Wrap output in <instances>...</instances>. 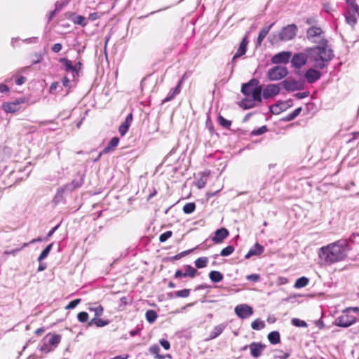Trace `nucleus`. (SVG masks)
Returning a JSON list of instances; mask_svg holds the SVG:
<instances>
[{"label":"nucleus","mask_w":359,"mask_h":359,"mask_svg":"<svg viewBox=\"0 0 359 359\" xmlns=\"http://www.w3.org/2000/svg\"><path fill=\"white\" fill-rule=\"evenodd\" d=\"M133 114L132 113H130L126 118L125 119V121L122 123L125 126L128 127V128H130V125H131V123L133 121Z\"/></svg>","instance_id":"603ef678"},{"label":"nucleus","mask_w":359,"mask_h":359,"mask_svg":"<svg viewBox=\"0 0 359 359\" xmlns=\"http://www.w3.org/2000/svg\"><path fill=\"white\" fill-rule=\"evenodd\" d=\"M61 336L55 333H48L43 338V341L48 340V343L53 348V351L58 346L61 341Z\"/></svg>","instance_id":"4468645a"},{"label":"nucleus","mask_w":359,"mask_h":359,"mask_svg":"<svg viewBox=\"0 0 359 359\" xmlns=\"http://www.w3.org/2000/svg\"><path fill=\"white\" fill-rule=\"evenodd\" d=\"M264 250V247L262 245L257 243L252 248L250 249L248 252L245 255V258L249 259L252 256L260 255L261 254L263 253Z\"/></svg>","instance_id":"6ab92c4d"},{"label":"nucleus","mask_w":359,"mask_h":359,"mask_svg":"<svg viewBox=\"0 0 359 359\" xmlns=\"http://www.w3.org/2000/svg\"><path fill=\"white\" fill-rule=\"evenodd\" d=\"M292 324L296 327H306L307 324L305 321L302 320L298 318H292Z\"/></svg>","instance_id":"8fccbe9b"},{"label":"nucleus","mask_w":359,"mask_h":359,"mask_svg":"<svg viewBox=\"0 0 359 359\" xmlns=\"http://www.w3.org/2000/svg\"><path fill=\"white\" fill-rule=\"evenodd\" d=\"M109 320L99 318H94L88 323V325L91 326L93 325H95L97 327H104V326L109 325Z\"/></svg>","instance_id":"b1692460"},{"label":"nucleus","mask_w":359,"mask_h":359,"mask_svg":"<svg viewBox=\"0 0 359 359\" xmlns=\"http://www.w3.org/2000/svg\"><path fill=\"white\" fill-rule=\"evenodd\" d=\"M262 90V87L258 83L257 86H255V90H253L252 93L250 95L252 97V102H254V101L261 102L262 101V97H261Z\"/></svg>","instance_id":"cd10ccee"},{"label":"nucleus","mask_w":359,"mask_h":359,"mask_svg":"<svg viewBox=\"0 0 359 359\" xmlns=\"http://www.w3.org/2000/svg\"><path fill=\"white\" fill-rule=\"evenodd\" d=\"M160 344L163 347V348L165 350H168L170 348V343L166 339H161Z\"/></svg>","instance_id":"bf43d9fd"},{"label":"nucleus","mask_w":359,"mask_h":359,"mask_svg":"<svg viewBox=\"0 0 359 359\" xmlns=\"http://www.w3.org/2000/svg\"><path fill=\"white\" fill-rule=\"evenodd\" d=\"M10 89L6 85V84H4V83H1L0 84V92L4 93H8L9 92Z\"/></svg>","instance_id":"338daca9"},{"label":"nucleus","mask_w":359,"mask_h":359,"mask_svg":"<svg viewBox=\"0 0 359 359\" xmlns=\"http://www.w3.org/2000/svg\"><path fill=\"white\" fill-rule=\"evenodd\" d=\"M246 279L249 281L256 283L260 280V276L259 274H250L246 276Z\"/></svg>","instance_id":"864d4df0"},{"label":"nucleus","mask_w":359,"mask_h":359,"mask_svg":"<svg viewBox=\"0 0 359 359\" xmlns=\"http://www.w3.org/2000/svg\"><path fill=\"white\" fill-rule=\"evenodd\" d=\"M208 262V259L206 257H199L195 260V265L198 269L205 268Z\"/></svg>","instance_id":"2f4dec72"},{"label":"nucleus","mask_w":359,"mask_h":359,"mask_svg":"<svg viewBox=\"0 0 359 359\" xmlns=\"http://www.w3.org/2000/svg\"><path fill=\"white\" fill-rule=\"evenodd\" d=\"M223 332V327L221 325L215 327L212 332L210 333L209 339H212L218 337Z\"/></svg>","instance_id":"e433bc0d"},{"label":"nucleus","mask_w":359,"mask_h":359,"mask_svg":"<svg viewBox=\"0 0 359 359\" xmlns=\"http://www.w3.org/2000/svg\"><path fill=\"white\" fill-rule=\"evenodd\" d=\"M292 53L290 51H282L274 55L271 58L273 64H287L289 62Z\"/></svg>","instance_id":"1a4fd4ad"},{"label":"nucleus","mask_w":359,"mask_h":359,"mask_svg":"<svg viewBox=\"0 0 359 359\" xmlns=\"http://www.w3.org/2000/svg\"><path fill=\"white\" fill-rule=\"evenodd\" d=\"M119 143V138L117 137H114L111 139L107 146L104 147L103 149V153L108 154L111 151L115 150L116 147L118 146Z\"/></svg>","instance_id":"4be33fe9"},{"label":"nucleus","mask_w":359,"mask_h":359,"mask_svg":"<svg viewBox=\"0 0 359 359\" xmlns=\"http://www.w3.org/2000/svg\"><path fill=\"white\" fill-rule=\"evenodd\" d=\"M199 175H200V177L196 180L195 184L198 189H202L207 184V182H208V180L209 175H210V172L205 171V172L199 173Z\"/></svg>","instance_id":"aec40b11"},{"label":"nucleus","mask_w":359,"mask_h":359,"mask_svg":"<svg viewBox=\"0 0 359 359\" xmlns=\"http://www.w3.org/2000/svg\"><path fill=\"white\" fill-rule=\"evenodd\" d=\"M307 38L311 39L316 36H320L323 34L321 28L318 27H311L307 30Z\"/></svg>","instance_id":"5701e85b"},{"label":"nucleus","mask_w":359,"mask_h":359,"mask_svg":"<svg viewBox=\"0 0 359 359\" xmlns=\"http://www.w3.org/2000/svg\"><path fill=\"white\" fill-rule=\"evenodd\" d=\"M309 57L316 69H323L334 57L333 52L327 47V41L323 39L319 45L308 50Z\"/></svg>","instance_id":"f03ea898"},{"label":"nucleus","mask_w":359,"mask_h":359,"mask_svg":"<svg viewBox=\"0 0 359 359\" xmlns=\"http://www.w3.org/2000/svg\"><path fill=\"white\" fill-rule=\"evenodd\" d=\"M40 351L47 354L53 351V348L49 345L48 342L43 341V344L40 347Z\"/></svg>","instance_id":"c03bdc74"},{"label":"nucleus","mask_w":359,"mask_h":359,"mask_svg":"<svg viewBox=\"0 0 359 359\" xmlns=\"http://www.w3.org/2000/svg\"><path fill=\"white\" fill-rule=\"evenodd\" d=\"M265 327V323L260 319H256L251 323V327L255 330H259Z\"/></svg>","instance_id":"72a5a7b5"},{"label":"nucleus","mask_w":359,"mask_h":359,"mask_svg":"<svg viewBox=\"0 0 359 359\" xmlns=\"http://www.w3.org/2000/svg\"><path fill=\"white\" fill-rule=\"evenodd\" d=\"M95 316H101L103 313L104 308L102 306L96 307L95 309Z\"/></svg>","instance_id":"0e129e2a"},{"label":"nucleus","mask_w":359,"mask_h":359,"mask_svg":"<svg viewBox=\"0 0 359 359\" xmlns=\"http://www.w3.org/2000/svg\"><path fill=\"white\" fill-rule=\"evenodd\" d=\"M72 21L74 24L79 25L82 27H86L87 25L85 17L82 15H76L72 19Z\"/></svg>","instance_id":"ea45409f"},{"label":"nucleus","mask_w":359,"mask_h":359,"mask_svg":"<svg viewBox=\"0 0 359 359\" xmlns=\"http://www.w3.org/2000/svg\"><path fill=\"white\" fill-rule=\"evenodd\" d=\"M259 83L257 79H252L249 82L243 84L241 88V92L247 95L250 96L252 93L253 90H255V86Z\"/></svg>","instance_id":"dca6fc26"},{"label":"nucleus","mask_w":359,"mask_h":359,"mask_svg":"<svg viewBox=\"0 0 359 359\" xmlns=\"http://www.w3.org/2000/svg\"><path fill=\"white\" fill-rule=\"evenodd\" d=\"M128 129L129 128L128 127L125 126L123 124H121L118 128V132L121 136H123L127 133Z\"/></svg>","instance_id":"13d9d810"},{"label":"nucleus","mask_w":359,"mask_h":359,"mask_svg":"<svg viewBox=\"0 0 359 359\" xmlns=\"http://www.w3.org/2000/svg\"><path fill=\"white\" fill-rule=\"evenodd\" d=\"M358 16L359 9H348L345 13L346 23L353 27L358 22Z\"/></svg>","instance_id":"9b49d317"},{"label":"nucleus","mask_w":359,"mask_h":359,"mask_svg":"<svg viewBox=\"0 0 359 359\" xmlns=\"http://www.w3.org/2000/svg\"><path fill=\"white\" fill-rule=\"evenodd\" d=\"M297 27L294 24L288 25L283 27L278 36L274 35L271 43H278L279 41H289L294 38L297 34Z\"/></svg>","instance_id":"7ed1b4c3"},{"label":"nucleus","mask_w":359,"mask_h":359,"mask_svg":"<svg viewBox=\"0 0 359 359\" xmlns=\"http://www.w3.org/2000/svg\"><path fill=\"white\" fill-rule=\"evenodd\" d=\"M234 251V247L232 245H228L223 248L220 252V255L223 257L229 256L232 254Z\"/></svg>","instance_id":"79ce46f5"},{"label":"nucleus","mask_w":359,"mask_h":359,"mask_svg":"<svg viewBox=\"0 0 359 359\" xmlns=\"http://www.w3.org/2000/svg\"><path fill=\"white\" fill-rule=\"evenodd\" d=\"M185 274H187V277L194 278L197 274L198 271L196 269L192 267L191 265L185 266Z\"/></svg>","instance_id":"4c0bfd02"},{"label":"nucleus","mask_w":359,"mask_h":359,"mask_svg":"<svg viewBox=\"0 0 359 359\" xmlns=\"http://www.w3.org/2000/svg\"><path fill=\"white\" fill-rule=\"evenodd\" d=\"M248 37L245 36L243 38L242 41L240 43L239 47L237 49L236 53L233 55L232 58V63H234L236 62V60L243 55H244L247 51V48L248 45Z\"/></svg>","instance_id":"f8f14e48"},{"label":"nucleus","mask_w":359,"mask_h":359,"mask_svg":"<svg viewBox=\"0 0 359 359\" xmlns=\"http://www.w3.org/2000/svg\"><path fill=\"white\" fill-rule=\"evenodd\" d=\"M356 322V317L351 315L346 309H344L341 314L335 319L334 324L341 327H348Z\"/></svg>","instance_id":"20e7f679"},{"label":"nucleus","mask_w":359,"mask_h":359,"mask_svg":"<svg viewBox=\"0 0 359 359\" xmlns=\"http://www.w3.org/2000/svg\"><path fill=\"white\" fill-rule=\"evenodd\" d=\"M248 347H249L250 350L251 355L253 358H257L262 355V351L264 350L266 346L264 344H262V343L252 342L249 346H245L244 347H243L241 350H246Z\"/></svg>","instance_id":"6e6552de"},{"label":"nucleus","mask_w":359,"mask_h":359,"mask_svg":"<svg viewBox=\"0 0 359 359\" xmlns=\"http://www.w3.org/2000/svg\"><path fill=\"white\" fill-rule=\"evenodd\" d=\"M81 67H82V63L79 60L78 61L75 65H74V72H76L77 74H79V72L81 71Z\"/></svg>","instance_id":"680f3d73"},{"label":"nucleus","mask_w":359,"mask_h":359,"mask_svg":"<svg viewBox=\"0 0 359 359\" xmlns=\"http://www.w3.org/2000/svg\"><path fill=\"white\" fill-rule=\"evenodd\" d=\"M229 236V231L226 228L217 229L212 240L215 243H221Z\"/></svg>","instance_id":"f3484780"},{"label":"nucleus","mask_w":359,"mask_h":359,"mask_svg":"<svg viewBox=\"0 0 359 359\" xmlns=\"http://www.w3.org/2000/svg\"><path fill=\"white\" fill-rule=\"evenodd\" d=\"M81 302V299H76L70 302L66 306L65 309L69 310L75 308L78 304H79Z\"/></svg>","instance_id":"09e8293b"},{"label":"nucleus","mask_w":359,"mask_h":359,"mask_svg":"<svg viewBox=\"0 0 359 359\" xmlns=\"http://www.w3.org/2000/svg\"><path fill=\"white\" fill-rule=\"evenodd\" d=\"M149 351L156 355V358L159 359H163L164 357L159 354L160 348L157 344H154L149 348Z\"/></svg>","instance_id":"a19ab883"},{"label":"nucleus","mask_w":359,"mask_h":359,"mask_svg":"<svg viewBox=\"0 0 359 359\" xmlns=\"http://www.w3.org/2000/svg\"><path fill=\"white\" fill-rule=\"evenodd\" d=\"M241 105L243 106L245 109H250L253 107L255 104L252 100L248 99H243Z\"/></svg>","instance_id":"3c124183"},{"label":"nucleus","mask_w":359,"mask_h":359,"mask_svg":"<svg viewBox=\"0 0 359 359\" xmlns=\"http://www.w3.org/2000/svg\"><path fill=\"white\" fill-rule=\"evenodd\" d=\"M172 236V232L171 231H167L165 233H162L159 236V241L161 243L165 242L168 238H170Z\"/></svg>","instance_id":"de8ad7c7"},{"label":"nucleus","mask_w":359,"mask_h":359,"mask_svg":"<svg viewBox=\"0 0 359 359\" xmlns=\"http://www.w3.org/2000/svg\"><path fill=\"white\" fill-rule=\"evenodd\" d=\"M309 281V280L306 277H301L296 280L294 283V287L296 288L304 287L308 285Z\"/></svg>","instance_id":"473e14b6"},{"label":"nucleus","mask_w":359,"mask_h":359,"mask_svg":"<svg viewBox=\"0 0 359 359\" xmlns=\"http://www.w3.org/2000/svg\"><path fill=\"white\" fill-rule=\"evenodd\" d=\"M302 111V107H298L296 109H294L292 112H291V114L293 116L294 118L297 117L300 114Z\"/></svg>","instance_id":"69168bd1"},{"label":"nucleus","mask_w":359,"mask_h":359,"mask_svg":"<svg viewBox=\"0 0 359 359\" xmlns=\"http://www.w3.org/2000/svg\"><path fill=\"white\" fill-rule=\"evenodd\" d=\"M62 44L61 43H55L53 47H52V50L54 52V53H58L60 52L61 50H62Z\"/></svg>","instance_id":"e2e57ef3"},{"label":"nucleus","mask_w":359,"mask_h":359,"mask_svg":"<svg viewBox=\"0 0 359 359\" xmlns=\"http://www.w3.org/2000/svg\"><path fill=\"white\" fill-rule=\"evenodd\" d=\"M196 209V204L193 202L191 203H187L183 206V212L185 214H191Z\"/></svg>","instance_id":"f704fd0d"},{"label":"nucleus","mask_w":359,"mask_h":359,"mask_svg":"<svg viewBox=\"0 0 359 359\" xmlns=\"http://www.w3.org/2000/svg\"><path fill=\"white\" fill-rule=\"evenodd\" d=\"M190 294V290L189 289H183L182 290L177 291L175 292V296L177 297H187Z\"/></svg>","instance_id":"49530a36"},{"label":"nucleus","mask_w":359,"mask_h":359,"mask_svg":"<svg viewBox=\"0 0 359 359\" xmlns=\"http://www.w3.org/2000/svg\"><path fill=\"white\" fill-rule=\"evenodd\" d=\"M236 314L241 318H247L253 313V309L247 304H240L235 308Z\"/></svg>","instance_id":"9d476101"},{"label":"nucleus","mask_w":359,"mask_h":359,"mask_svg":"<svg viewBox=\"0 0 359 359\" xmlns=\"http://www.w3.org/2000/svg\"><path fill=\"white\" fill-rule=\"evenodd\" d=\"M218 122L219 124L224 128H229L230 126H231V121L226 119L221 115H219L218 116Z\"/></svg>","instance_id":"c9c22d12"},{"label":"nucleus","mask_w":359,"mask_h":359,"mask_svg":"<svg viewBox=\"0 0 359 359\" xmlns=\"http://www.w3.org/2000/svg\"><path fill=\"white\" fill-rule=\"evenodd\" d=\"M26 97H19L13 102H4L2 104L3 109L6 113H15L20 109V104L27 102Z\"/></svg>","instance_id":"423d86ee"},{"label":"nucleus","mask_w":359,"mask_h":359,"mask_svg":"<svg viewBox=\"0 0 359 359\" xmlns=\"http://www.w3.org/2000/svg\"><path fill=\"white\" fill-rule=\"evenodd\" d=\"M280 93V88L276 84L267 85L263 90V97L268 99L277 95Z\"/></svg>","instance_id":"ddd939ff"},{"label":"nucleus","mask_w":359,"mask_h":359,"mask_svg":"<svg viewBox=\"0 0 359 359\" xmlns=\"http://www.w3.org/2000/svg\"><path fill=\"white\" fill-rule=\"evenodd\" d=\"M288 74L287 69L283 66H275L267 72V77L270 81L280 80Z\"/></svg>","instance_id":"39448f33"},{"label":"nucleus","mask_w":359,"mask_h":359,"mask_svg":"<svg viewBox=\"0 0 359 359\" xmlns=\"http://www.w3.org/2000/svg\"><path fill=\"white\" fill-rule=\"evenodd\" d=\"M348 244L346 240H339L320 248L319 257L326 265L341 262L347 257Z\"/></svg>","instance_id":"f257e3e1"},{"label":"nucleus","mask_w":359,"mask_h":359,"mask_svg":"<svg viewBox=\"0 0 359 359\" xmlns=\"http://www.w3.org/2000/svg\"><path fill=\"white\" fill-rule=\"evenodd\" d=\"M321 76V74L319 71L310 68L304 74V77L306 81L309 83H312L320 79Z\"/></svg>","instance_id":"2eb2a0df"},{"label":"nucleus","mask_w":359,"mask_h":359,"mask_svg":"<svg viewBox=\"0 0 359 359\" xmlns=\"http://www.w3.org/2000/svg\"><path fill=\"white\" fill-rule=\"evenodd\" d=\"M100 18V15L98 13H92L88 15V19L90 21H95Z\"/></svg>","instance_id":"052dcab7"},{"label":"nucleus","mask_w":359,"mask_h":359,"mask_svg":"<svg viewBox=\"0 0 359 359\" xmlns=\"http://www.w3.org/2000/svg\"><path fill=\"white\" fill-rule=\"evenodd\" d=\"M191 251H192V250H186V251L182 252L179 253V254L175 255L171 259H180L182 257L188 255Z\"/></svg>","instance_id":"6e6d98bb"},{"label":"nucleus","mask_w":359,"mask_h":359,"mask_svg":"<svg viewBox=\"0 0 359 359\" xmlns=\"http://www.w3.org/2000/svg\"><path fill=\"white\" fill-rule=\"evenodd\" d=\"M53 243H50L48 245H47L45 249L41 252V255L38 257V260L41 262L43 259H45L48 255L49 254L50 251L51 250V248L53 247Z\"/></svg>","instance_id":"58836bf2"},{"label":"nucleus","mask_w":359,"mask_h":359,"mask_svg":"<svg viewBox=\"0 0 359 359\" xmlns=\"http://www.w3.org/2000/svg\"><path fill=\"white\" fill-rule=\"evenodd\" d=\"M348 5V9H359L358 5L355 3V0H346Z\"/></svg>","instance_id":"5fc2aeb1"},{"label":"nucleus","mask_w":359,"mask_h":359,"mask_svg":"<svg viewBox=\"0 0 359 359\" xmlns=\"http://www.w3.org/2000/svg\"><path fill=\"white\" fill-rule=\"evenodd\" d=\"M89 318V315L86 311H82L78 313L77 318L78 320L81 323H86L88 321Z\"/></svg>","instance_id":"a18cd8bd"},{"label":"nucleus","mask_w":359,"mask_h":359,"mask_svg":"<svg viewBox=\"0 0 359 359\" xmlns=\"http://www.w3.org/2000/svg\"><path fill=\"white\" fill-rule=\"evenodd\" d=\"M267 127L266 126H263L256 130H253L251 132L250 135L252 136H257L265 133L266 132H267Z\"/></svg>","instance_id":"37998d69"},{"label":"nucleus","mask_w":359,"mask_h":359,"mask_svg":"<svg viewBox=\"0 0 359 359\" xmlns=\"http://www.w3.org/2000/svg\"><path fill=\"white\" fill-rule=\"evenodd\" d=\"M182 277H184V278L187 277V274H185V272L182 273V271L177 270L175 273V278H182Z\"/></svg>","instance_id":"774afa93"},{"label":"nucleus","mask_w":359,"mask_h":359,"mask_svg":"<svg viewBox=\"0 0 359 359\" xmlns=\"http://www.w3.org/2000/svg\"><path fill=\"white\" fill-rule=\"evenodd\" d=\"M42 241V239L39 237L37 238H34L33 240H32L29 243H23V245H22L21 248H18V249H15V250H6L4 251V254L5 255H15L17 252L20 251L21 249L27 247L29 245V244H31V243H34L36 242H41Z\"/></svg>","instance_id":"393cba45"},{"label":"nucleus","mask_w":359,"mask_h":359,"mask_svg":"<svg viewBox=\"0 0 359 359\" xmlns=\"http://www.w3.org/2000/svg\"><path fill=\"white\" fill-rule=\"evenodd\" d=\"M183 83V78H182L179 82L177 86L172 90L171 92H170L169 95L163 100L162 103H165L171 101L173 100L176 95H179L181 92V86Z\"/></svg>","instance_id":"a211bd4d"},{"label":"nucleus","mask_w":359,"mask_h":359,"mask_svg":"<svg viewBox=\"0 0 359 359\" xmlns=\"http://www.w3.org/2000/svg\"><path fill=\"white\" fill-rule=\"evenodd\" d=\"M282 83L284 88L288 91H295L299 89V83L295 80H285Z\"/></svg>","instance_id":"412c9836"},{"label":"nucleus","mask_w":359,"mask_h":359,"mask_svg":"<svg viewBox=\"0 0 359 359\" xmlns=\"http://www.w3.org/2000/svg\"><path fill=\"white\" fill-rule=\"evenodd\" d=\"M60 62L62 63L65 66V70L67 72H74V65L72 62L67 58H61Z\"/></svg>","instance_id":"c756f323"},{"label":"nucleus","mask_w":359,"mask_h":359,"mask_svg":"<svg viewBox=\"0 0 359 359\" xmlns=\"http://www.w3.org/2000/svg\"><path fill=\"white\" fill-rule=\"evenodd\" d=\"M27 81V79L23 76H18L15 79V83L18 86H20L25 83Z\"/></svg>","instance_id":"4d7b16f0"},{"label":"nucleus","mask_w":359,"mask_h":359,"mask_svg":"<svg viewBox=\"0 0 359 359\" xmlns=\"http://www.w3.org/2000/svg\"><path fill=\"white\" fill-rule=\"evenodd\" d=\"M146 319L149 323H153L157 318V313L154 310H148L145 313Z\"/></svg>","instance_id":"7c9ffc66"},{"label":"nucleus","mask_w":359,"mask_h":359,"mask_svg":"<svg viewBox=\"0 0 359 359\" xmlns=\"http://www.w3.org/2000/svg\"><path fill=\"white\" fill-rule=\"evenodd\" d=\"M308 58L309 54L295 53L291 59V65L295 69H300L306 64Z\"/></svg>","instance_id":"0eeeda50"},{"label":"nucleus","mask_w":359,"mask_h":359,"mask_svg":"<svg viewBox=\"0 0 359 359\" xmlns=\"http://www.w3.org/2000/svg\"><path fill=\"white\" fill-rule=\"evenodd\" d=\"M210 279L213 283H219L223 280V275L222 273L217 271H212L209 273Z\"/></svg>","instance_id":"c85d7f7f"},{"label":"nucleus","mask_w":359,"mask_h":359,"mask_svg":"<svg viewBox=\"0 0 359 359\" xmlns=\"http://www.w3.org/2000/svg\"><path fill=\"white\" fill-rule=\"evenodd\" d=\"M273 25V23L271 24L269 27H264L261 29V31L259 33V35L257 37V44L259 46L261 45L262 41L266 37V36L267 35V34L269 33L270 29L272 27Z\"/></svg>","instance_id":"a878e982"},{"label":"nucleus","mask_w":359,"mask_h":359,"mask_svg":"<svg viewBox=\"0 0 359 359\" xmlns=\"http://www.w3.org/2000/svg\"><path fill=\"white\" fill-rule=\"evenodd\" d=\"M268 339L272 344H277L280 341V334L277 331L271 332L268 334Z\"/></svg>","instance_id":"bb28decb"}]
</instances>
